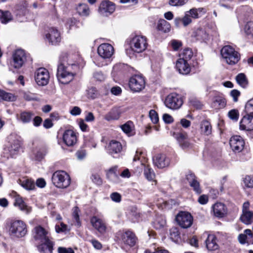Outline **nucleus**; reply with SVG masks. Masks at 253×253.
I'll return each instance as SVG.
<instances>
[{
    "instance_id": "nucleus-1",
    "label": "nucleus",
    "mask_w": 253,
    "mask_h": 253,
    "mask_svg": "<svg viewBox=\"0 0 253 253\" xmlns=\"http://www.w3.org/2000/svg\"><path fill=\"white\" fill-rule=\"evenodd\" d=\"M5 227L9 235L13 238H22L27 233V225L21 220L8 219L6 221Z\"/></svg>"
},
{
    "instance_id": "nucleus-2",
    "label": "nucleus",
    "mask_w": 253,
    "mask_h": 253,
    "mask_svg": "<svg viewBox=\"0 0 253 253\" xmlns=\"http://www.w3.org/2000/svg\"><path fill=\"white\" fill-rule=\"evenodd\" d=\"M75 64H70L65 62L64 60H60L58 65L57 71V78L58 81L62 84H68L71 82L74 77V74L72 71Z\"/></svg>"
},
{
    "instance_id": "nucleus-3",
    "label": "nucleus",
    "mask_w": 253,
    "mask_h": 253,
    "mask_svg": "<svg viewBox=\"0 0 253 253\" xmlns=\"http://www.w3.org/2000/svg\"><path fill=\"white\" fill-rule=\"evenodd\" d=\"M142 36H136L130 40L127 41L126 45V52L129 57H132L135 53L142 52Z\"/></svg>"
},
{
    "instance_id": "nucleus-4",
    "label": "nucleus",
    "mask_w": 253,
    "mask_h": 253,
    "mask_svg": "<svg viewBox=\"0 0 253 253\" xmlns=\"http://www.w3.org/2000/svg\"><path fill=\"white\" fill-rule=\"evenodd\" d=\"M221 55L225 62L231 65L236 64L240 59V54L230 45H225L221 49Z\"/></svg>"
},
{
    "instance_id": "nucleus-5",
    "label": "nucleus",
    "mask_w": 253,
    "mask_h": 253,
    "mask_svg": "<svg viewBox=\"0 0 253 253\" xmlns=\"http://www.w3.org/2000/svg\"><path fill=\"white\" fill-rule=\"evenodd\" d=\"M8 144L4 149L5 152H7L9 153L11 157L18 154L22 145L21 137L15 134H10L8 137Z\"/></svg>"
},
{
    "instance_id": "nucleus-6",
    "label": "nucleus",
    "mask_w": 253,
    "mask_h": 253,
    "mask_svg": "<svg viewBox=\"0 0 253 253\" xmlns=\"http://www.w3.org/2000/svg\"><path fill=\"white\" fill-rule=\"evenodd\" d=\"M52 181L57 187L65 188L70 184V178L65 171H57L52 175Z\"/></svg>"
},
{
    "instance_id": "nucleus-7",
    "label": "nucleus",
    "mask_w": 253,
    "mask_h": 253,
    "mask_svg": "<svg viewBox=\"0 0 253 253\" xmlns=\"http://www.w3.org/2000/svg\"><path fill=\"white\" fill-rule=\"evenodd\" d=\"M183 103L180 95L172 92L166 97L164 103L165 106L171 110H175L179 109Z\"/></svg>"
},
{
    "instance_id": "nucleus-8",
    "label": "nucleus",
    "mask_w": 253,
    "mask_h": 253,
    "mask_svg": "<svg viewBox=\"0 0 253 253\" xmlns=\"http://www.w3.org/2000/svg\"><path fill=\"white\" fill-rule=\"evenodd\" d=\"M175 220L181 228L186 229L190 227L193 222L192 215L187 211H180L175 217Z\"/></svg>"
},
{
    "instance_id": "nucleus-9",
    "label": "nucleus",
    "mask_w": 253,
    "mask_h": 253,
    "mask_svg": "<svg viewBox=\"0 0 253 253\" xmlns=\"http://www.w3.org/2000/svg\"><path fill=\"white\" fill-rule=\"evenodd\" d=\"M27 55L25 51L21 49L16 50L12 55V66L15 69L21 68L27 61Z\"/></svg>"
},
{
    "instance_id": "nucleus-10",
    "label": "nucleus",
    "mask_w": 253,
    "mask_h": 253,
    "mask_svg": "<svg viewBox=\"0 0 253 253\" xmlns=\"http://www.w3.org/2000/svg\"><path fill=\"white\" fill-rule=\"evenodd\" d=\"M117 238L125 245L130 247L134 246L136 241V237L134 234L129 230L126 232H119L117 233Z\"/></svg>"
},
{
    "instance_id": "nucleus-11",
    "label": "nucleus",
    "mask_w": 253,
    "mask_h": 253,
    "mask_svg": "<svg viewBox=\"0 0 253 253\" xmlns=\"http://www.w3.org/2000/svg\"><path fill=\"white\" fill-rule=\"evenodd\" d=\"M45 36L46 40L52 45H56L61 40L60 33L55 27L49 28L46 31Z\"/></svg>"
},
{
    "instance_id": "nucleus-12",
    "label": "nucleus",
    "mask_w": 253,
    "mask_h": 253,
    "mask_svg": "<svg viewBox=\"0 0 253 253\" xmlns=\"http://www.w3.org/2000/svg\"><path fill=\"white\" fill-rule=\"evenodd\" d=\"M35 78L37 84L39 85H45L48 83L49 73L46 69L40 68L35 72Z\"/></svg>"
},
{
    "instance_id": "nucleus-13",
    "label": "nucleus",
    "mask_w": 253,
    "mask_h": 253,
    "mask_svg": "<svg viewBox=\"0 0 253 253\" xmlns=\"http://www.w3.org/2000/svg\"><path fill=\"white\" fill-rule=\"evenodd\" d=\"M33 235L35 240L40 243L50 240L48 231L41 226H37L34 228Z\"/></svg>"
},
{
    "instance_id": "nucleus-14",
    "label": "nucleus",
    "mask_w": 253,
    "mask_h": 253,
    "mask_svg": "<svg viewBox=\"0 0 253 253\" xmlns=\"http://www.w3.org/2000/svg\"><path fill=\"white\" fill-rule=\"evenodd\" d=\"M98 55L104 59H109L114 53L113 46L108 43L101 44L98 47Z\"/></svg>"
},
{
    "instance_id": "nucleus-15",
    "label": "nucleus",
    "mask_w": 253,
    "mask_h": 253,
    "mask_svg": "<svg viewBox=\"0 0 253 253\" xmlns=\"http://www.w3.org/2000/svg\"><path fill=\"white\" fill-rule=\"evenodd\" d=\"M115 10V4L108 0L103 1L99 7V13L104 16H108L113 13Z\"/></svg>"
},
{
    "instance_id": "nucleus-16",
    "label": "nucleus",
    "mask_w": 253,
    "mask_h": 253,
    "mask_svg": "<svg viewBox=\"0 0 253 253\" xmlns=\"http://www.w3.org/2000/svg\"><path fill=\"white\" fill-rule=\"evenodd\" d=\"M92 227L101 234H104L107 231V226L105 221L97 216H93L90 218Z\"/></svg>"
},
{
    "instance_id": "nucleus-17",
    "label": "nucleus",
    "mask_w": 253,
    "mask_h": 253,
    "mask_svg": "<svg viewBox=\"0 0 253 253\" xmlns=\"http://www.w3.org/2000/svg\"><path fill=\"white\" fill-rule=\"evenodd\" d=\"M142 76L141 75H134L129 79V87L133 92H139L142 87Z\"/></svg>"
},
{
    "instance_id": "nucleus-18",
    "label": "nucleus",
    "mask_w": 253,
    "mask_h": 253,
    "mask_svg": "<svg viewBox=\"0 0 253 253\" xmlns=\"http://www.w3.org/2000/svg\"><path fill=\"white\" fill-rule=\"evenodd\" d=\"M148 160L143 157V167L144 168V174L146 178L152 182V186L156 185L157 181L155 180V173L154 170L150 168L147 164Z\"/></svg>"
},
{
    "instance_id": "nucleus-19",
    "label": "nucleus",
    "mask_w": 253,
    "mask_h": 253,
    "mask_svg": "<svg viewBox=\"0 0 253 253\" xmlns=\"http://www.w3.org/2000/svg\"><path fill=\"white\" fill-rule=\"evenodd\" d=\"M244 145V141L240 136H233L230 138V145L235 152H241L243 149Z\"/></svg>"
},
{
    "instance_id": "nucleus-20",
    "label": "nucleus",
    "mask_w": 253,
    "mask_h": 253,
    "mask_svg": "<svg viewBox=\"0 0 253 253\" xmlns=\"http://www.w3.org/2000/svg\"><path fill=\"white\" fill-rule=\"evenodd\" d=\"M240 129L243 130H253V115L247 114L240 122Z\"/></svg>"
},
{
    "instance_id": "nucleus-21",
    "label": "nucleus",
    "mask_w": 253,
    "mask_h": 253,
    "mask_svg": "<svg viewBox=\"0 0 253 253\" xmlns=\"http://www.w3.org/2000/svg\"><path fill=\"white\" fill-rule=\"evenodd\" d=\"M63 140L68 146L74 145L77 141L76 133L71 129H68L64 131L63 134Z\"/></svg>"
},
{
    "instance_id": "nucleus-22",
    "label": "nucleus",
    "mask_w": 253,
    "mask_h": 253,
    "mask_svg": "<svg viewBox=\"0 0 253 253\" xmlns=\"http://www.w3.org/2000/svg\"><path fill=\"white\" fill-rule=\"evenodd\" d=\"M172 135L178 141L180 146L185 149L190 147L191 144L188 140V135L186 132H173Z\"/></svg>"
},
{
    "instance_id": "nucleus-23",
    "label": "nucleus",
    "mask_w": 253,
    "mask_h": 253,
    "mask_svg": "<svg viewBox=\"0 0 253 253\" xmlns=\"http://www.w3.org/2000/svg\"><path fill=\"white\" fill-rule=\"evenodd\" d=\"M123 149L122 144L115 140H112L110 141L108 146L107 150L108 153L113 157H116L115 155L120 154Z\"/></svg>"
},
{
    "instance_id": "nucleus-24",
    "label": "nucleus",
    "mask_w": 253,
    "mask_h": 253,
    "mask_svg": "<svg viewBox=\"0 0 253 253\" xmlns=\"http://www.w3.org/2000/svg\"><path fill=\"white\" fill-rule=\"evenodd\" d=\"M154 164L158 168L163 169L169 164V160L165 154H157L153 159Z\"/></svg>"
},
{
    "instance_id": "nucleus-25",
    "label": "nucleus",
    "mask_w": 253,
    "mask_h": 253,
    "mask_svg": "<svg viewBox=\"0 0 253 253\" xmlns=\"http://www.w3.org/2000/svg\"><path fill=\"white\" fill-rule=\"evenodd\" d=\"M176 68L178 72L182 75H186L190 73L191 67L188 61L184 59H178L176 62Z\"/></svg>"
},
{
    "instance_id": "nucleus-26",
    "label": "nucleus",
    "mask_w": 253,
    "mask_h": 253,
    "mask_svg": "<svg viewBox=\"0 0 253 253\" xmlns=\"http://www.w3.org/2000/svg\"><path fill=\"white\" fill-rule=\"evenodd\" d=\"M186 179L189 182L190 185L193 188L194 190L197 193H201L199 183L197 180L195 175L191 171H189L186 175Z\"/></svg>"
},
{
    "instance_id": "nucleus-27",
    "label": "nucleus",
    "mask_w": 253,
    "mask_h": 253,
    "mask_svg": "<svg viewBox=\"0 0 253 253\" xmlns=\"http://www.w3.org/2000/svg\"><path fill=\"white\" fill-rule=\"evenodd\" d=\"M205 244L208 251H215L219 248V245L217 243V238L214 235H208L205 241Z\"/></svg>"
},
{
    "instance_id": "nucleus-28",
    "label": "nucleus",
    "mask_w": 253,
    "mask_h": 253,
    "mask_svg": "<svg viewBox=\"0 0 253 253\" xmlns=\"http://www.w3.org/2000/svg\"><path fill=\"white\" fill-rule=\"evenodd\" d=\"M53 246V243L51 240H49L42 242L37 248L40 253H52Z\"/></svg>"
},
{
    "instance_id": "nucleus-29",
    "label": "nucleus",
    "mask_w": 253,
    "mask_h": 253,
    "mask_svg": "<svg viewBox=\"0 0 253 253\" xmlns=\"http://www.w3.org/2000/svg\"><path fill=\"white\" fill-rule=\"evenodd\" d=\"M212 209L214 215L217 217H222L226 212L225 205L221 203H217L213 205Z\"/></svg>"
},
{
    "instance_id": "nucleus-30",
    "label": "nucleus",
    "mask_w": 253,
    "mask_h": 253,
    "mask_svg": "<svg viewBox=\"0 0 253 253\" xmlns=\"http://www.w3.org/2000/svg\"><path fill=\"white\" fill-rule=\"evenodd\" d=\"M77 12L82 17H88L90 15V10L86 3H79L76 8Z\"/></svg>"
},
{
    "instance_id": "nucleus-31",
    "label": "nucleus",
    "mask_w": 253,
    "mask_h": 253,
    "mask_svg": "<svg viewBox=\"0 0 253 253\" xmlns=\"http://www.w3.org/2000/svg\"><path fill=\"white\" fill-rule=\"evenodd\" d=\"M152 224L153 227L156 229H160L164 228L166 224L165 217L162 214H156Z\"/></svg>"
},
{
    "instance_id": "nucleus-32",
    "label": "nucleus",
    "mask_w": 253,
    "mask_h": 253,
    "mask_svg": "<svg viewBox=\"0 0 253 253\" xmlns=\"http://www.w3.org/2000/svg\"><path fill=\"white\" fill-rule=\"evenodd\" d=\"M18 183L27 190H32L35 188L34 181L27 178H23L18 181Z\"/></svg>"
},
{
    "instance_id": "nucleus-33",
    "label": "nucleus",
    "mask_w": 253,
    "mask_h": 253,
    "mask_svg": "<svg viewBox=\"0 0 253 253\" xmlns=\"http://www.w3.org/2000/svg\"><path fill=\"white\" fill-rule=\"evenodd\" d=\"M186 12L191 18L198 19L205 14L206 11L204 8L200 7L191 8Z\"/></svg>"
},
{
    "instance_id": "nucleus-34",
    "label": "nucleus",
    "mask_w": 253,
    "mask_h": 253,
    "mask_svg": "<svg viewBox=\"0 0 253 253\" xmlns=\"http://www.w3.org/2000/svg\"><path fill=\"white\" fill-rule=\"evenodd\" d=\"M34 116V114L32 112L23 111L21 112L18 118L23 123L28 124L31 122Z\"/></svg>"
},
{
    "instance_id": "nucleus-35",
    "label": "nucleus",
    "mask_w": 253,
    "mask_h": 253,
    "mask_svg": "<svg viewBox=\"0 0 253 253\" xmlns=\"http://www.w3.org/2000/svg\"><path fill=\"white\" fill-rule=\"evenodd\" d=\"M251 233V229H246L244 231L243 234H240L238 236V240L242 244L247 243L248 244H252V241L249 236Z\"/></svg>"
},
{
    "instance_id": "nucleus-36",
    "label": "nucleus",
    "mask_w": 253,
    "mask_h": 253,
    "mask_svg": "<svg viewBox=\"0 0 253 253\" xmlns=\"http://www.w3.org/2000/svg\"><path fill=\"white\" fill-rule=\"evenodd\" d=\"M14 205L18 207L21 211H26L27 213L30 212L31 211V208L27 206L23 201L22 198L19 196L16 197Z\"/></svg>"
},
{
    "instance_id": "nucleus-37",
    "label": "nucleus",
    "mask_w": 253,
    "mask_h": 253,
    "mask_svg": "<svg viewBox=\"0 0 253 253\" xmlns=\"http://www.w3.org/2000/svg\"><path fill=\"white\" fill-rule=\"evenodd\" d=\"M240 220L246 224H251L253 221V211H242Z\"/></svg>"
},
{
    "instance_id": "nucleus-38",
    "label": "nucleus",
    "mask_w": 253,
    "mask_h": 253,
    "mask_svg": "<svg viewBox=\"0 0 253 253\" xmlns=\"http://www.w3.org/2000/svg\"><path fill=\"white\" fill-rule=\"evenodd\" d=\"M16 99V96L12 93L0 89V103L2 101H14Z\"/></svg>"
},
{
    "instance_id": "nucleus-39",
    "label": "nucleus",
    "mask_w": 253,
    "mask_h": 253,
    "mask_svg": "<svg viewBox=\"0 0 253 253\" xmlns=\"http://www.w3.org/2000/svg\"><path fill=\"white\" fill-rule=\"evenodd\" d=\"M157 29L165 33H168L170 30V25L166 20L160 19L158 23Z\"/></svg>"
},
{
    "instance_id": "nucleus-40",
    "label": "nucleus",
    "mask_w": 253,
    "mask_h": 253,
    "mask_svg": "<svg viewBox=\"0 0 253 253\" xmlns=\"http://www.w3.org/2000/svg\"><path fill=\"white\" fill-rule=\"evenodd\" d=\"M120 116V112L117 108L112 109L108 114L105 116V119L110 121L111 120H117L119 118Z\"/></svg>"
},
{
    "instance_id": "nucleus-41",
    "label": "nucleus",
    "mask_w": 253,
    "mask_h": 253,
    "mask_svg": "<svg viewBox=\"0 0 253 253\" xmlns=\"http://www.w3.org/2000/svg\"><path fill=\"white\" fill-rule=\"evenodd\" d=\"M201 131L205 135H208L211 132V126L210 122L203 121L200 125Z\"/></svg>"
},
{
    "instance_id": "nucleus-42",
    "label": "nucleus",
    "mask_w": 253,
    "mask_h": 253,
    "mask_svg": "<svg viewBox=\"0 0 253 253\" xmlns=\"http://www.w3.org/2000/svg\"><path fill=\"white\" fill-rule=\"evenodd\" d=\"M0 20L1 23L6 24L12 20V16L9 11L0 10Z\"/></svg>"
},
{
    "instance_id": "nucleus-43",
    "label": "nucleus",
    "mask_w": 253,
    "mask_h": 253,
    "mask_svg": "<svg viewBox=\"0 0 253 253\" xmlns=\"http://www.w3.org/2000/svg\"><path fill=\"white\" fill-rule=\"evenodd\" d=\"M117 171V167H114L110 168L107 172V177L114 182H117L119 178Z\"/></svg>"
},
{
    "instance_id": "nucleus-44",
    "label": "nucleus",
    "mask_w": 253,
    "mask_h": 253,
    "mask_svg": "<svg viewBox=\"0 0 253 253\" xmlns=\"http://www.w3.org/2000/svg\"><path fill=\"white\" fill-rule=\"evenodd\" d=\"M192 36L199 41L205 40L207 38L206 32L202 29H198L194 31L192 33Z\"/></svg>"
},
{
    "instance_id": "nucleus-45",
    "label": "nucleus",
    "mask_w": 253,
    "mask_h": 253,
    "mask_svg": "<svg viewBox=\"0 0 253 253\" xmlns=\"http://www.w3.org/2000/svg\"><path fill=\"white\" fill-rule=\"evenodd\" d=\"M236 80L237 83L243 87H246L248 85L247 79L243 73L239 74L236 77Z\"/></svg>"
},
{
    "instance_id": "nucleus-46",
    "label": "nucleus",
    "mask_w": 253,
    "mask_h": 253,
    "mask_svg": "<svg viewBox=\"0 0 253 253\" xmlns=\"http://www.w3.org/2000/svg\"><path fill=\"white\" fill-rule=\"evenodd\" d=\"M47 153L45 148H41L35 153L34 159L36 161H41Z\"/></svg>"
},
{
    "instance_id": "nucleus-47",
    "label": "nucleus",
    "mask_w": 253,
    "mask_h": 253,
    "mask_svg": "<svg viewBox=\"0 0 253 253\" xmlns=\"http://www.w3.org/2000/svg\"><path fill=\"white\" fill-rule=\"evenodd\" d=\"M214 106L218 109L224 108L226 104L225 99L220 96L216 97L214 100Z\"/></svg>"
},
{
    "instance_id": "nucleus-48",
    "label": "nucleus",
    "mask_w": 253,
    "mask_h": 253,
    "mask_svg": "<svg viewBox=\"0 0 253 253\" xmlns=\"http://www.w3.org/2000/svg\"><path fill=\"white\" fill-rule=\"evenodd\" d=\"M170 238L174 242H177L180 238V233L178 229L176 227H173L170 230Z\"/></svg>"
},
{
    "instance_id": "nucleus-49",
    "label": "nucleus",
    "mask_w": 253,
    "mask_h": 253,
    "mask_svg": "<svg viewBox=\"0 0 253 253\" xmlns=\"http://www.w3.org/2000/svg\"><path fill=\"white\" fill-rule=\"evenodd\" d=\"M193 53L191 49L186 48L184 49L182 53V58L179 59H184L185 61H188L193 57Z\"/></svg>"
},
{
    "instance_id": "nucleus-50",
    "label": "nucleus",
    "mask_w": 253,
    "mask_h": 253,
    "mask_svg": "<svg viewBox=\"0 0 253 253\" xmlns=\"http://www.w3.org/2000/svg\"><path fill=\"white\" fill-rule=\"evenodd\" d=\"M244 31L247 36L253 37V22H248L245 26Z\"/></svg>"
},
{
    "instance_id": "nucleus-51",
    "label": "nucleus",
    "mask_w": 253,
    "mask_h": 253,
    "mask_svg": "<svg viewBox=\"0 0 253 253\" xmlns=\"http://www.w3.org/2000/svg\"><path fill=\"white\" fill-rule=\"evenodd\" d=\"M80 211L78 207H75L73 209V217L76 221V225L78 227L81 226V222L80 221L79 213Z\"/></svg>"
},
{
    "instance_id": "nucleus-52",
    "label": "nucleus",
    "mask_w": 253,
    "mask_h": 253,
    "mask_svg": "<svg viewBox=\"0 0 253 253\" xmlns=\"http://www.w3.org/2000/svg\"><path fill=\"white\" fill-rule=\"evenodd\" d=\"M189 0H169V4L172 6H181L188 2Z\"/></svg>"
},
{
    "instance_id": "nucleus-53",
    "label": "nucleus",
    "mask_w": 253,
    "mask_h": 253,
    "mask_svg": "<svg viewBox=\"0 0 253 253\" xmlns=\"http://www.w3.org/2000/svg\"><path fill=\"white\" fill-rule=\"evenodd\" d=\"M169 44L174 51H177L180 47L182 45V43L181 41L177 40H172L169 42Z\"/></svg>"
},
{
    "instance_id": "nucleus-54",
    "label": "nucleus",
    "mask_w": 253,
    "mask_h": 253,
    "mask_svg": "<svg viewBox=\"0 0 253 253\" xmlns=\"http://www.w3.org/2000/svg\"><path fill=\"white\" fill-rule=\"evenodd\" d=\"M149 117L153 124H156L158 123V114L154 110H151L149 111Z\"/></svg>"
},
{
    "instance_id": "nucleus-55",
    "label": "nucleus",
    "mask_w": 253,
    "mask_h": 253,
    "mask_svg": "<svg viewBox=\"0 0 253 253\" xmlns=\"http://www.w3.org/2000/svg\"><path fill=\"white\" fill-rule=\"evenodd\" d=\"M228 117L234 121H237L239 117V113L237 110L232 109L228 113Z\"/></svg>"
},
{
    "instance_id": "nucleus-56",
    "label": "nucleus",
    "mask_w": 253,
    "mask_h": 253,
    "mask_svg": "<svg viewBox=\"0 0 253 253\" xmlns=\"http://www.w3.org/2000/svg\"><path fill=\"white\" fill-rule=\"evenodd\" d=\"M245 111L247 114L253 115V98L247 102L245 105Z\"/></svg>"
},
{
    "instance_id": "nucleus-57",
    "label": "nucleus",
    "mask_w": 253,
    "mask_h": 253,
    "mask_svg": "<svg viewBox=\"0 0 253 253\" xmlns=\"http://www.w3.org/2000/svg\"><path fill=\"white\" fill-rule=\"evenodd\" d=\"M245 186L248 188H253V177L250 175L246 176L244 179Z\"/></svg>"
},
{
    "instance_id": "nucleus-58",
    "label": "nucleus",
    "mask_w": 253,
    "mask_h": 253,
    "mask_svg": "<svg viewBox=\"0 0 253 253\" xmlns=\"http://www.w3.org/2000/svg\"><path fill=\"white\" fill-rule=\"evenodd\" d=\"M24 98L27 101L38 100L37 95L31 92H25L23 95Z\"/></svg>"
},
{
    "instance_id": "nucleus-59",
    "label": "nucleus",
    "mask_w": 253,
    "mask_h": 253,
    "mask_svg": "<svg viewBox=\"0 0 253 253\" xmlns=\"http://www.w3.org/2000/svg\"><path fill=\"white\" fill-rule=\"evenodd\" d=\"M182 24L184 27L187 26L192 22L191 18L185 12V15L183 18H181Z\"/></svg>"
},
{
    "instance_id": "nucleus-60",
    "label": "nucleus",
    "mask_w": 253,
    "mask_h": 253,
    "mask_svg": "<svg viewBox=\"0 0 253 253\" xmlns=\"http://www.w3.org/2000/svg\"><path fill=\"white\" fill-rule=\"evenodd\" d=\"M55 228L56 232L59 233L67 231V226L63 222H60V224L55 225Z\"/></svg>"
},
{
    "instance_id": "nucleus-61",
    "label": "nucleus",
    "mask_w": 253,
    "mask_h": 253,
    "mask_svg": "<svg viewBox=\"0 0 253 253\" xmlns=\"http://www.w3.org/2000/svg\"><path fill=\"white\" fill-rule=\"evenodd\" d=\"M91 179L92 181L97 185H101L102 183V179L100 175L98 174H92L91 176Z\"/></svg>"
},
{
    "instance_id": "nucleus-62",
    "label": "nucleus",
    "mask_w": 253,
    "mask_h": 253,
    "mask_svg": "<svg viewBox=\"0 0 253 253\" xmlns=\"http://www.w3.org/2000/svg\"><path fill=\"white\" fill-rule=\"evenodd\" d=\"M94 78L98 81H103L105 80V76L101 72H96L93 75Z\"/></svg>"
},
{
    "instance_id": "nucleus-63",
    "label": "nucleus",
    "mask_w": 253,
    "mask_h": 253,
    "mask_svg": "<svg viewBox=\"0 0 253 253\" xmlns=\"http://www.w3.org/2000/svg\"><path fill=\"white\" fill-rule=\"evenodd\" d=\"M110 198L112 201L119 203L121 200V196L120 194L117 192H114L110 195Z\"/></svg>"
},
{
    "instance_id": "nucleus-64",
    "label": "nucleus",
    "mask_w": 253,
    "mask_h": 253,
    "mask_svg": "<svg viewBox=\"0 0 253 253\" xmlns=\"http://www.w3.org/2000/svg\"><path fill=\"white\" fill-rule=\"evenodd\" d=\"M58 253H75L73 250L71 248H66L65 247H59L58 248Z\"/></svg>"
}]
</instances>
